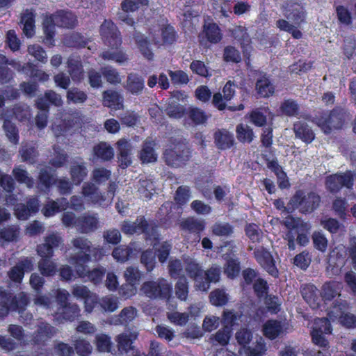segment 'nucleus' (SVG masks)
Listing matches in <instances>:
<instances>
[{"label": "nucleus", "mask_w": 356, "mask_h": 356, "mask_svg": "<svg viewBox=\"0 0 356 356\" xmlns=\"http://www.w3.org/2000/svg\"><path fill=\"white\" fill-rule=\"evenodd\" d=\"M349 120L350 114L347 111L341 108H336L329 114L324 113L321 117L316 118L315 122L325 134H329L332 129H341Z\"/></svg>", "instance_id": "f257e3e1"}, {"label": "nucleus", "mask_w": 356, "mask_h": 356, "mask_svg": "<svg viewBox=\"0 0 356 356\" xmlns=\"http://www.w3.org/2000/svg\"><path fill=\"white\" fill-rule=\"evenodd\" d=\"M321 202L320 196L314 192L304 193L302 191H297L290 200L287 211L299 208L303 213H311L317 209Z\"/></svg>", "instance_id": "f03ea898"}, {"label": "nucleus", "mask_w": 356, "mask_h": 356, "mask_svg": "<svg viewBox=\"0 0 356 356\" xmlns=\"http://www.w3.org/2000/svg\"><path fill=\"white\" fill-rule=\"evenodd\" d=\"M172 284L164 278L145 282L141 287L142 293L150 299H168L172 293Z\"/></svg>", "instance_id": "7ed1b4c3"}, {"label": "nucleus", "mask_w": 356, "mask_h": 356, "mask_svg": "<svg viewBox=\"0 0 356 356\" xmlns=\"http://www.w3.org/2000/svg\"><path fill=\"white\" fill-rule=\"evenodd\" d=\"M185 271L188 277L193 280L195 282V287L196 289L201 291H207L208 290V284L205 281H202V275L204 270L197 261L187 255H184L182 257Z\"/></svg>", "instance_id": "20e7f679"}, {"label": "nucleus", "mask_w": 356, "mask_h": 356, "mask_svg": "<svg viewBox=\"0 0 356 356\" xmlns=\"http://www.w3.org/2000/svg\"><path fill=\"white\" fill-rule=\"evenodd\" d=\"M168 165L178 168L184 165L191 157L189 148L185 144H179L172 149H168L163 154Z\"/></svg>", "instance_id": "39448f33"}, {"label": "nucleus", "mask_w": 356, "mask_h": 356, "mask_svg": "<svg viewBox=\"0 0 356 356\" xmlns=\"http://www.w3.org/2000/svg\"><path fill=\"white\" fill-rule=\"evenodd\" d=\"M71 243L73 248L78 251L73 257V263L79 261H89L91 259L90 254L95 250H99L97 248L92 245V242L84 236H76L72 239Z\"/></svg>", "instance_id": "423d86ee"}, {"label": "nucleus", "mask_w": 356, "mask_h": 356, "mask_svg": "<svg viewBox=\"0 0 356 356\" xmlns=\"http://www.w3.org/2000/svg\"><path fill=\"white\" fill-rule=\"evenodd\" d=\"M331 331V325L327 318H316L311 333L312 341L321 348L327 347L329 342L325 334H330Z\"/></svg>", "instance_id": "0eeeda50"}, {"label": "nucleus", "mask_w": 356, "mask_h": 356, "mask_svg": "<svg viewBox=\"0 0 356 356\" xmlns=\"http://www.w3.org/2000/svg\"><path fill=\"white\" fill-rule=\"evenodd\" d=\"M284 16L291 24L300 26L305 21V12L303 7L293 1H286L282 6Z\"/></svg>", "instance_id": "6e6552de"}, {"label": "nucleus", "mask_w": 356, "mask_h": 356, "mask_svg": "<svg viewBox=\"0 0 356 356\" xmlns=\"http://www.w3.org/2000/svg\"><path fill=\"white\" fill-rule=\"evenodd\" d=\"M355 176L351 171L331 175L326 179L327 187L332 193L338 192L343 186L350 188L353 184Z\"/></svg>", "instance_id": "1a4fd4ad"}, {"label": "nucleus", "mask_w": 356, "mask_h": 356, "mask_svg": "<svg viewBox=\"0 0 356 356\" xmlns=\"http://www.w3.org/2000/svg\"><path fill=\"white\" fill-rule=\"evenodd\" d=\"M100 32L105 42L111 47L118 48L121 45L120 33L111 21L105 20L100 27Z\"/></svg>", "instance_id": "9d476101"}, {"label": "nucleus", "mask_w": 356, "mask_h": 356, "mask_svg": "<svg viewBox=\"0 0 356 356\" xmlns=\"http://www.w3.org/2000/svg\"><path fill=\"white\" fill-rule=\"evenodd\" d=\"M346 302L337 301L329 312L330 317L339 318L340 323L348 328L356 327V316L350 313H344Z\"/></svg>", "instance_id": "9b49d317"}, {"label": "nucleus", "mask_w": 356, "mask_h": 356, "mask_svg": "<svg viewBox=\"0 0 356 356\" xmlns=\"http://www.w3.org/2000/svg\"><path fill=\"white\" fill-rule=\"evenodd\" d=\"M254 257L259 264L272 276L277 277L278 270L275 265V261L271 254L263 247L254 250Z\"/></svg>", "instance_id": "f8f14e48"}, {"label": "nucleus", "mask_w": 356, "mask_h": 356, "mask_svg": "<svg viewBox=\"0 0 356 356\" xmlns=\"http://www.w3.org/2000/svg\"><path fill=\"white\" fill-rule=\"evenodd\" d=\"M69 172L72 182L78 186L87 177L88 171L86 163L82 159L78 158L72 161Z\"/></svg>", "instance_id": "ddd939ff"}, {"label": "nucleus", "mask_w": 356, "mask_h": 356, "mask_svg": "<svg viewBox=\"0 0 356 356\" xmlns=\"http://www.w3.org/2000/svg\"><path fill=\"white\" fill-rule=\"evenodd\" d=\"M33 264L31 259L24 258L19 261L8 272V277L16 283H20L24 277L25 271H31Z\"/></svg>", "instance_id": "4468645a"}, {"label": "nucleus", "mask_w": 356, "mask_h": 356, "mask_svg": "<svg viewBox=\"0 0 356 356\" xmlns=\"http://www.w3.org/2000/svg\"><path fill=\"white\" fill-rule=\"evenodd\" d=\"M81 194L88 202L105 205L106 197L99 191L98 188L92 182H85L81 188Z\"/></svg>", "instance_id": "2eb2a0df"}, {"label": "nucleus", "mask_w": 356, "mask_h": 356, "mask_svg": "<svg viewBox=\"0 0 356 356\" xmlns=\"http://www.w3.org/2000/svg\"><path fill=\"white\" fill-rule=\"evenodd\" d=\"M142 273L137 267L129 266L126 268L124 272V277L128 282L126 286L130 289V291L127 293L124 292V289L125 287L122 289V293L125 298L131 297L135 294L136 289L134 285L140 281Z\"/></svg>", "instance_id": "dca6fc26"}, {"label": "nucleus", "mask_w": 356, "mask_h": 356, "mask_svg": "<svg viewBox=\"0 0 356 356\" xmlns=\"http://www.w3.org/2000/svg\"><path fill=\"white\" fill-rule=\"evenodd\" d=\"M51 20L54 24L67 29L74 28L78 23L76 15L70 11L63 10H58L51 15Z\"/></svg>", "instance_id": "f3484780"}, {"label": "nucleus", "mask_w": 356, "mask_h": 356, "mask_svg": "<svg viewBox=\"0 0 356 356\" xmlns=\"http://www.w3.org/2000/svg\"><path fill=\"white\" fill-rule=\"evenodd\" d=\"M77 229L82 234H89L99 228V219L97 214L85 213L78 217Z\"/></svg>", "instance_id": "a211bd4d"}, {"label": "nucleus", "mask_w": 356, "mask_h": 356, "mask_svg": "<svg viewBox=\"0 0 356 356\" xmlns=\"http://www.w3.org/2000/svg\"><path fill=\"white\" fill-rule=\"evenodd\" d=\"M68 73L74 82L81 81L84 77V71L81 63V57L78 55H71L67 61Z\"/></svg>", "instance_id": "6ab92c4d"}, {"label": "nucleus", "mask_w": 356, "mask_h": 356, "mask_svg": "<svg viewBox=\"0 0 356 356\" xmlns=\"http://www.w3.org/2000/svg\"><path fill=\"white\" fill-rule=\"evenodd\" d=\"M126 90L134 95L142 94L145 89L144 78L137 73H130L127 75L126 82L124 84Z\"/></svg>", "instance_id": "aec40b11"}, {"label": "nucleus", "mask_w": 356, "mask_h": 356, "mask_svg": "<svg viewBox=\"0 0 356 356\" xmlns=\"http://www.w3.org/2000/svg\"><path fill=\"white\" fill-rule=\"evenodd\" d=\"M118 160L120 166L125 168L131 163V150L132 145L127 140L122 138L117 142Z\"/></svg>", "instance_id": "412c9836"}, {"label": "nucleus", "mask_w": 356, "mask_h": 356, "mask_svg": "<svg viewBox=\"0 0 356 356\" xmlns=\"http://www.w3.org/2000/svg\"><path fill=\"white\" fill-rule=\"evenodd\" d=\"M263 332L269 339L281 337L285 332V325L277 320H268L263 325Z\"/></svg>", "instance_id": "4be33fe9"}, {"label": "nucleus", "mask_w": 356, "mask_h": 356, "mask_svg": "<svg viewBox=\"0 0 356 356\" xmlns=\"http://www.w3.org/2000/svg\"><path fill=\"white\" fill-rule=\"evenodd\" d=\"M57 332L56 328L46 322H40L33 334V341L40 344L54 337Z\"/></svg>", "instance_id": "5701e85b"}, {"label": "nucleus", "mask_w": 356, "mask_h": 356, "mask_svg": "<svg viewBox=\"0 0 356 356\" xmlns=\"http://www.w3.org/2000/svg\"><path fill=\"white\" fill-rule=\"evenodd\" d=\"M214 143L217 148L224 150L231 148L235 143L234 135L226 129H218L214 133Z\"/></svg>", "instance_id": "b1692460"}, {"label": "nucleus", "mask_w": 356, "mask_h": 356, "mask_svg": "<svg viewBox=\"0 0 356 356\" xmlns=\"http://www.w3.org/2000/svg\"><path fill=\"white\" fill-rule=\"evenodd\" d=\"M136 252H138V250L136 248V244L129 243L128 245H121L115 248L112 256L116 261L124 263Z\"/></svg>", "instance_id": "393cba45"}, {"label": "nucleus", "mask_w": 356, "mask_h": 356, "mask_svg": "<svg viewBox=\"0 0 356 356\" xmlns=\"http://www.w3.org/2000/svg\"><path fill=\"white\" fill-rule=\"evenodd\" d=\"M19 154L23 162L33 164L39 155L38 147L32 143H23L19 148Z\"/></svg>", "instance_id": "a878e982"}, {"label": "nucleus", "mask_w": 356, "mask_h": 356, "mask_svg": "<svg viewBox=\"0 0 356 356\" xmlns=\"http://www.w3.org/2000/svg\"><path fill=\"white\" fill-rule=\"evenodd\" d=\"M296 136L302 141L310 143L314 139V134L307 123L298 121L293 124Z\"/></svg>", "instance_id": "bb28decb"}, {"label": "nucleus", "mask_w": 356, "mask_h": 356, "mask_svg": "<svg viewBox=\"0 0 356 356\" xmlns=\"http://www.w3.org/2000/svg\"><path fill=\"white\" fill-rule=\"evenodd\" d=\"M137 316V309L134 307H124L120 313L111 318V323L114 325H127L131 322Z\"/></svg>", "instance_id": "cd10ccee"}, {"label": "nucleus", "mask_w": 356, "mask_h": 356, "mask_svg": "<svg viewBox=\"0 0 356 356\" xmlns=\"http://www.w3.org/2000/svg\"><path fill=\"white\" fill-rule=\"evenodd\" d=\"M93 155L104 161L111 160L114 156L113 148L106 142H101L92 148Z\"/></svg>", "instance_id": "c85d7f7f"}, {"label": "nucleus", "mask_w": 356, "mask_h": 356, "mask_svg": "<svg viewBox=\"0 0 356 356\" xmlns=\"http://www.w3.org/2000/svg\"><path fill=\"white\" fill-rule=\"evenodd\" d=\"M341 284L337 282H325L321 289V295L325 301H330L336 296H340Z\"/></svg>", "instance_id": "c756f323"}, {"label": "nucleus", "mask_w": 356, "mask_h": 356, "mask_svg": "<svg viewBox=\"0 0 356 356\" xmlns=\"http://www.w3.org/2000/svg\"><path fill=\"white\" fill-rule=\"evenodd\" d=\"M161 39L158 36L152 37V42L156 45H161L164 44H172L176 39L175 29L172 26L168 25L161 29Z\"/></svg>", "instance_id": "7c9ffc66"}, {"label": "nucleus", "mask_w": 356, "mask_h": 356, "mask_svg": "<svg viewBox=\"0 0 356 356\" xmlns=\"http://www.w3.org/2000/svg\"><path fill=\"white\" fill-rule=\"evenodd\" d=\"M21 23L24 34L30 38L34 34L35 15L31 10H26L22 15Z\"/></svg>", "instance_id": "2f4dec72"}, {"label": "nucleus", "mask_w": 356, "mask_h": 356, "mask_svg": "<svg viewBox=\"0 0 356 356\" xmlns=\"http://www.w3.org/2000/svg\"><path fill=\"white\" fill-rule=\"evenodd\" d=\"M301 293L305 300L312 307L318 305V290L313 284H306L301 289Z\"/></svg>", "instance_id": "473e14b6"}, {"label": "nucleus", "mask_w": 356, "mask_h": 356, "mask_svg": "<svg viewBox=\"0 0 356 356\" xmlns=\"http://www.w3.org/2000/svg\"><path fill=\"white\" fill-rule=\"evenodd\" d=\"M154 144L152 141L146 140L140 152V159L143 163L154 162L156 161V154L154 149Z\"/></svg>", "instance_id": "72a5a7b5"}, {"label": "nucleus", "mask_w": 356, "mask_h": 356, "mask_svg": "<svg viewBox=\"0 0 356 356\" xmlns=\"http://www.w3.org/2000/svg\"><path fill=\"white\" fill-rule=\"evenodd\" d=\"M134 38L143 56L149 60H152L154 58V54L149 47V42L147 38L140 33H136Z\"/></svg>", "instance_id": "f704fd0d"}, {"label": "nucleus", "mask_w": 356, "mask_h": 356, "mask_svg": "<svg viewBox=\"0 0 356 356\" xmlns=\"http://www.w3.org/2000/svg\"><path fill=\"white\" fill-rule=\"evenodd\" d=\"M256 90L258 94L262 97H268L274 92V87L266 75L261 76V77L257 81Z\"/></svg>", "instance_id": "c9c22d12"}, {"label": "nucleus", "mask_w": 356, "mask_h": 356, "mask_svg": "<svg viewBox=\"0 0 356 356\" xmlns=\"http://www.w3.org/2000/svg\"><path fill=\"white\" fill-rule=\"evenodd\" d=\"M143 223H145L144 217H139L134 222L124 221L121 225V229L126 234H140Z\"/></svg>", "instance_id": "e433bc0d"}, {"label": "nucleus", "mask_w": 356, "mask_h": 356, "mask_svg": "<svg viewBox=\"0 0 356 356\" xmlns=\"http://www.w3.org/2000/svg\"><path fill=\"white\" fill-rule=\"evenodd\" d=\"M38 270L43 276L51 277L56 274L57 266L49 258H41L38 263Z\"/></svg>", "instance_id": "4c0bfd02"}, {"label": "nucleus", "mask_w": 356, "mask_h": 356, "mask_svg": "<svg viewBox=\"0 0 356 356\" xmlns=\"http://www.w3.org/2000/svg\"><path fill=\"white\" fill-rule=\"evenodd\" d=\"M143 224L140 233H143L146 239L151 241L152 245L154 246L159 239V234L157 230V227L154 222H148L145 219V223Z\"/></svg>", "instance_id": "58836bf2"}, {"label": "nucleus", "mask_w": 356, "mask_h": 356, "mask_svg": "<svg viewBox=\"0 0 356 356\" xmlns=\"http://www.w3.org/2000/svg\"><path fill=\"white\" fill-rule=\"evenodd\" d=\"M213 234L220 237H229L234 233V227L226 222H216L211 227Z\"/></svg>", "instance_id": "ea45409f"}, {"label": "nucleus", "mask_w": 356, "mask_h": 356, "mask_svg": "<svg viewBox=\"0 0 356 356\" xmlns=\"http://www.w3.org/2000/svg\"><path fill=\"white\" fill-rule=\"evenodd\" d=\"M138 192L145 198L149 199L155 193V185L151 179H140L137 185Z\"/></svg>", "instance_id": "a19ab883"}, {"label": "nucleus", "mask_w": 356, "mask_h": 356, "mask_svg": "<svg viewBox=\"0 0 356 356\" xmlns=\"http://www.w3.org/2000/svg\"><path fill=\"white\" fill-rule=\"evenodd\" d=\"M66 98L68 103L83 104L87 100L88 95L79 88L72 87L67 90Z\"/></svg>", "instance_id": "79ce46f5"}, {"label": "nucleus", "mask_w": 356, "mask_h": 356, "mask_svg": "<svg viewBox=\"0 0 356 356\" xmlns=\"http://www.w3.org/2000/svg\"><path fill=\"white\" fill-rule=\"evenodd\" d=\"M204 32L207 40L212 43L218 42L221 38L218 26L215 23H207L204 25Z\"/></svg>", "instance_id": "37998d69"}, {"label": "nucleus", "mask_w": 356, "mask_h": 356, "mask_svg": "<svg viewBox=\"0 0 356 356\" xmlns=\"http://www.w3.org/2000/svg\"><path fill=\"white\" fill-rule=\"evenodd\" d=\"M122 96L115 90H108L103 93V104L106 106L122 105Z\"/></svg>", "instance_id": "c03bdc74"}, {"label": "nucleus", "mask_w": 356, "mask_h": 356, "mask_svg": "<svg viewBox=\"0 0 356 356\" xmlns=\"http://www.w3.org/2000/svg\"><path fill=\"white\" fill-rule=\"evenodd\" d=\"M57 314L62 316L63 318L67 321H72L76 316H78L80 309L76 304H68L58 309Z\"/></svg>", "instance_id": "a18cd8bd"}, {"label": "nucleus", "mask_w": 356, "mask_h": 356, "mask_svg": "<svg viewBox=\"0 0 356 356\" xmlns=\"http://www.w3.org/2000/svg\"><path fill=\"white\" fill-rule=\"evenodd\" d=\"M54 155L50 159L49 163L54 168H59L64 166L67 161V154L59 146H54Z\"/></svg>", "instance_id": "49530a36"}, {"label": "nucleus", "mask_w": 356, "mask_h": 356, "mask_svg": "<svg viewBox=\"0 0 356 356\" xmlns=\"http://www.w3.org/2000/svg\"><path fill=\"white\" fill-rule=\"evenodd\" d=\"M181 227L183 229L188 230L190 232L200 233L204 230L205 225L203 220L189 218L181 223Z\"/></svg>", "instance_id": "de8ad7c7"}, {"label": "nucleus", "mask_w": 356, "mask_h": 356, "mask_svg": "<svg viewBox=\"0 0 356 356\" xmlns=\"http://www.w3.org/2000/svg\"><path fill=\"white\" fill-rule=\"evenodd\" d=\"M13 175L18 182L26 184L29 188L33 186V179L29 177L28 172L22 165L14 168Z\"/></svg>", "instance_id": "09e8293b"}, {"label": "nucleus", "mask_w": 356, "mask_h": 356, "mask_svg": "<svg viewBox=\"0 0 356 356\" xmlns=\"http://www.w3.org/2000/svg\"><path fill=\"white\" fill-rule=\"evenodd\" d=\"M236 137L241 143H250L253 140L252 129L247 124H239L236 126Z\"/></svg>", "instance_id": "8fccbe9b"}, {"label": "nucleus", "mask_w": 356, "mask_h": 356, "mask_svg": "<svg viewBox=\"0 0 356 356\" xmlns=\"http://www.w3.org/2000/svg\"><path fill=\"white\" fill-rule=\"evenodd\" d=\"M300 107L296 101L288 99L280 105V111L286 116H296L299 113Z\"/></svg>", "instance_id": "3c124183"}, {"label": "nucleus", "mask_w": 356, "mask_h": 356, "mask_svg": "<svg viewBox=\"0 0 356 356\" xmlns=\"http://www.w3.org/2000/svg\"><path fill=\"white\" fill-rule=\"evenodd\" d=\"M221 274V268L217 265H213L207 270H204L202 275V281H205L208 284V289L210 287L211 282H217L219 281Z\"/></svg>", "instance_id": "603ef678"}, {"label": "nucleus", "mask_w": 356, "mask_h": 356, "mask_svg": "<svg viewBox=\"0 0 356 356\" xmlns=\"http://www.w3.org/2000/svg\"><path fill=\"white\" fill-rule=\"evenodd\" d=\"M94 343L99 352H110L112 346L111 337L103 333L95 336Z\"/></svg>", "instance_id": "864d4df0"}, {"label": "nucleus", "mask_w": 356, "mask_h": 356, "mask_svg": "<svg viewBox=\"0 0 356 356\" xmlns=\"http://www.w3.org/2000/svg\"><path fill=\"white\" fill-rule=\"evenodd\" d=\"M276 25L280 30L291 33L292 36L296 39H300L302 36V32L297 29L298 26L291 24L285 19H281L277 20Z\"/></svg>", "instance_id": "5fc2aeb1"}, {"label": "nucleus", "mask_w": 356, "mask_h": 356, "mask_svg": "<svg viewBox=\"0 0 356 356\" xmlns=\"http://www.w3.org/2000/svg\"><path fill=\"white\" fill-rule=\"evenodd\" d=\"M101 56L104 60H112L120 65L124 64L129 59L127 54L122 51H106L101 54Z\"/></svg>", "instance_id": "6e6d98bb"}, {"label": "nucleus", "mask_w": 356, "mask_h": 356, "mask_svg": "<svg viewBox=\"0 0 356 356\" xmlns=\"http://www.w3.org/2000/svg\"><path fill=\"white\" fill-rule=\"evenodd\" d=\"M99 305L104 312H113L118 308L119 300L116 297L107 296L99 300Z\"/></svg>", "instance_id": "4d7b16f0"}, {"label": "nucleus", "mask_w": 356, "mask_h": 356, "mask_svg": "<svg viewBox=\"0 0 356 356\" xmlns=\"http://www.w3.org/2000/svg\"><path fill=\"white\" fill-rule=\"evenodd\" d=\"M175 293L177 297L181 300H185L187 298L188 293V282L184 275H181L178 279L175 284Z\"/></svg>", "instance_id": "13d9d810"}, {"label": "nucleus", "mask_w": 356, "mask_h": 356, "mask_svg": "<svg viewBox=\"0 0 356 356\" xmlns=\"http://www.w3.org/2000/svg\"><path fill=\"white\" fill-rule=\"evenodd\" d=\"M165 112L170 118H181L185 113V108L177 102L172 101L165 106Z\"/></svg>", "instance_id": "bf43d9fd"}, {"label": "nucleus", "mask_w": 356, "mask_h": 356, "mask_svg": "<svg viewBox=\"0 0 356 356\" xmlns=\"http://www.w3.org/2000/svg\"><path fill=\"white\" fill-rule=\"evenodd\" d=\"M266 351V345L262 337H259L253 346L245 349V356H262Z\"/></svg>", "instance_id": "052dcab7"}, {"label": "nucleus", "mask_w": 356, "mask_h": 356, "mask_svg": "<svg viewBox=\"0 0 356 356\" xmlns=\"http://www.w3.org/2000/svg\"><path fill=\"white\" fill-rule=\"evenodd\" d=\"M3 127L9 140L14 144H17L19 141V135L18 129L15 124L10 120H6L3 122Z\"/></svg>", "instance_id": "680f3d73"}, {"label": "nucleus", "mask_w": 356, "mask_h": 356, "mask_svg": "<svg viewBox=\"0 0 356 356\" xmlns=\"http://www.w3.org/2000/svg\"><path fill=\"white\" fill-rule=\"evenodd\" d=\"M74 350L79 356H89L92 347L89 341L83 339H78L74 343Z\"/></svg>", "instance_id": "e2e57ef3"}, {"label": "nucleus", "mask_w": 356, "mask_h": 356, "mask_svg": "<svg viewBox=\"0 0 356 356\" xmlns=\"http://www.w3.org/2000/svg\"><path fill=\"white\" fill-rule=\"evenodd\" d=\"M101 72L106 80L110 83L117 84L121 82V78L118 72L111 66L102 67Z\"/></svg>", "instance_id": "0e129e2a"}, {"label": "nucleus", "mask_w": 356, "mask_h": 356, "mask_svg": "<svg viewBox=\"0 0 356 356\" xmlns=\"http://www.w3.org/2000/svg\"><path fill=\"white\" fill-rule=\"evenodd\" d=\"M15 118L19 121H27L31 118V111L26 104H17L13 108Z\"/></svg>", "instance_id": "69168bd1"}, {"label": "nucleus", "mask_w": 356, "mask_h": 356, "mask_svg": "<svg viewBox=\"0 0 356 356\" xmlns=\"http://www.w3.org/2000/svg\"><path fill=\"white\" fill-rule=\"evenodd\" d=\"M241 270L240 262L236 259H229L225 266V274L229 278H234L238 275Z\"/></svg>", "instance_id": "338daca9"}, {"label": "nucleus", "mask_w": 356, "mask_h": 356, "mask_svg": "<svg viewBox=\"0 0 356 356\" xmlns=\"http://www.w3.org/2000/svg\"><path fill=\"white\" fill-rule=\"evenodd\" d=\"M19 227L16 225H12L0 229V241H13L19 235Z\"/></svg>", "instance_id": "774afa93"}]
</instances>
